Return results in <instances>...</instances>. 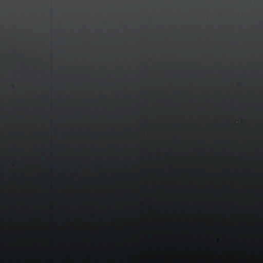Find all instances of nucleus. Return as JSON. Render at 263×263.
Returning <instances> with one entry per match:
<instances>
[{"label": "nucleus", "instance_id": "4", "mask_svg": "<svg viewBox=\"0 0 263 263\" xmlns=\"http://www.w3.org/2000/svg\"><path fill=\"white\" fill-rule=\"evenodd\" d=\"M50 17H52V15H50Z\"/></svg>", "mask_w": 263, "mask_h": 263}, {"label": "nucleus", "instance_id": "1", "mask_svg": "<svg viewBox=\"0 0 263 263\" xmlns=\"http://www.w3.org/2000/svg\"><path fill=\"white\" fill-rule=\"evenodd\" d=\"M254 4L255 5H256V4H257V2H254Z\"/></svg>", "mask_w": 263, "mask_h": 263}, {"label": "nucleus", "instance_id": "2", "mask_svg": "<svg viewBox=\"0 0 263 263\" xmlns=\"http://www.w3.org/2000/svg\"><path fill=\"white\" fill-rule=\"evenodd\" d=\"M261 4H262V5H263V1H262V2H261Z\"/></svg>", "mask_w": 263, "mask_h": 263}, {"label": "nucleus", "instance_id": "3", "mask_svg": "<svg viewBox=\"0 0 263 263\" xmlns=\"http://www.w3.org/2000/svg\"><path fill=\"white\" fill-rule=\"evenodd\" d=\"M143 17H145V16H145V15H143Z\"/></svg>", "mask_w": 263, "mask_h": 263}]
</instances>
